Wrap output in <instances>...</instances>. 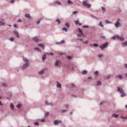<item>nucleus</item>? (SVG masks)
I'll return each instance as SVG.
<instances>
[{"label":"nucleus","instance_id":"1","mask_svg":"<svg viewBox=\"0 0 127 127\" xmlns=\"http://www.w3.org/2000/svg\"><path fill=\"white\" fill-rule=\"evenodd\" d=\"M23 60L25 62V63L23 64L21 68V69L22 70H24L26 69L30 66V65L29 60L27 58L24 57L23 58Z\"/></svg>","mask_w":127,"mask_h":127},{"label":"nucleus","instance_id":"2","mask_svg":"<svg viewBox=\"0 0 127 127\" xmlns=\"http://www.w3.org/2000/svg\"><path fill=\"white\" fill-rule=\"evenodd\" d=\"M107 42L101 45L99 47L101 50H103L104 48H106L107 47Z\"/></svg>","mask_w":127,"mask_h":127},{"label":"nucleus","instance_id":"3","mask_svg":"<svg viewBox=\"0 0 127 127\" xmlns=\"http://www.w3.org/2000/svg\"><path fill=\"white\" fill-rule=\"evenodd\" d=\"M82 4L84 6H86L88 8H90L91 7V5L90 4L87 3L86 1H82Z\"/></svg>","mask_w":127,"mask_h":127},{"label":"nucleus","instance_id":"4","mask_svg":"<svg viewBox=\"0 0 127 127\" xmlns=\"http://www.w3.org/2000/svg\"><path fill=\"white\" fill-rule=\"evenodd\" d=\"M114 25L116 28H118L121 26V24L119 22L116 21V23L114 24Z\"/></svg>","mask_w":127,"mask_h":127},{"label":"nucleus","instance_id":"5","mask_svg":"<svg viewBox=\"0 0 127 127\" xmlns=\"http://www.w3.org/2000/svg\"><path fill=\"white\" fill-rule=\"evenodd\" d=\"M117 39L120 40L121 41H122L124 40V38L123 37H121L118 35H117Z\"/></svg>","mask_w":127,"mask_h":127},{"label":"nucleus","instance_id":"6","mask_svg":"<svg viewBox=\"0 0 127 127\" xmlns=\"http://www.w3.org/2000/svg\"><path fill=\"white\" fill-rule=\"evenodd\" d=\"M118 78L120 79H122L123 78V76L120 74L116 75L115 76V78Z\"/></svg>","mask_w":127,"mask_h":127},{"label":"nucleus","instance_id":"7","mask_svg":"<svg viewBox=\"0 0 127 127\" xmlns=\"http://www.w3.org/2000/svg\"><path fill=\"white\" fill-rule=\"evenodd\" d=\"M25 16L26 17L28 20H29L31 19V17L30 15L29 14H26L25 15Z\"/></svg>","mask_w":127,"mask_h":127},{"label":"nucleus","instance_id":"8","mask_svg":"<svg viewBox=\"0 0 127 127\" xmlns=\"http://www.w3.org/2000/svg\"><path fill=\"white\" fill-rule=\"evenodd\" d=\"M13 32L17 38H19V34L18 32L15 31Z\"/></svg>","mask_w":127,"mask_h":127},{"label":"nucleus","instance_id":"9","mask_svg":"<svg viewBox=\"0 0 127 127\" xmlns=\"http://www.w3.org/2000/svg\"><path fill=\"white\" fill-rule=\"evenodd\" d=\"M123 91L122 89L120 88L119 87H118L117 88V91L119 92L120 93H121L123 92Z\"/></svg>","mask_w":127,"mask_h":127},{"label":"nucleus","instance_id":"10","mask_svg":"<svg viewBox=\"0 0 127 127\" xmlns=\"http://www.w3.org/2000/svg\"><path fill=\"white\" fill-rule=\"evenodd\" d=\"M4 21V20L3 19H2L1 21H0V26L4 25L5 23Z\"/></svg>","mask_w":127,"mask_h":127},{"label":"nucleus","instance_id":"11","mask_svg":"<svg viewBox=\"0 0 127 127\" xmlns=\"http://www.w3.org/2000/svg\"><path fill=\"white\" fill-rule=\"evenodd\" d=\"M74 22L75 24L77 25L78 24L79 26H81L82 25V24L81 23H79V21L78 20H75L74 21Z\"/></svg>","mask_w":127,"mask_h":127},{"label":"nucleus","instance_id":"12","mask_svg":"<svg viewBox=\"0 0 127 127\" xmlns=\"http://www.w3.org/2000/svg\"><path fill=\"white\" fill-rule=\"evenodd\" d=\"M45 104L47 105H52L53 104L52 103H49L48 102L47 100H46L45 101Z\"/></svg>","mask_w":127,"mask_h":127},{"label":"nucleus","instance_id":"13","mask_svg":"<svg viewBox=\"0 0 127 127\" xmlns=\"http://www.w3.org/2000/svg\"><path fill=\"white\" fill-rule=\"evenodd\" d=\"M38 46L41 47L43 49H44V45L41 44H38Z\"/></svg>","mask_w":127,"mask_h":127},{"label":"nucleus","instance_id":"14","mask_svg":"<svg viewBox=\"0 0 127 127\" xmlns=\"http://www.w3.org/2000/svg\"><path fill=\"white\" fill-rule=\"evenodd\" d=\"M121 44L124 47L127 46V41L123 42Z\"/></svg>","mask_w":127,"mask_h":127},{"label":"nucleus","instance_id":"15","mask_svg":"<svg viewBox=\"0 0 127 127\" xmlns=\"http://www.w3.org/2000/svg\"><path fill=\"white\" fill-rule=\"evenodd\" d=\"M57 87L58 88H60L61 87V85L60 84L59 82H57Z\"/></svg>","mask_w":127,"mask_h":127},{"label":"nucleus","instance_id":"16","mask_svg":"<svg viewBox=\"0 0 127 127\" xmlns=\"http://www.w3.org/2000/svg\"><path fill=\"white\" fill-rule=\"evenodd\" d=\"M112 116L115 118H117L119 117V115L116 114L115 113H114L112 114Z\"/></svg>","mask_w":127,"mask_h":127},{"label":"nucleus","instance_id":"17","mask_svg":"<svg viewBox=\"0 0 127 127\" xmlns=\"http://www.w3.org/2000/svg\"><path fill=\"white\" fill-rule=\"evenodd\" d=\"M59 64V61L57 60L55 63V66H58Z\"/></svg>","mask_w":127,"mask_h":127},{"label":"nucleus","instance_id":"18","mask_svg":"<svg viewBox=\"0 0 127 127\" xmlns=\"http://www.w3.org/2000/svg\"><path fill=\"white\" fill-rule=\"evenodd\" d=\"M59 123V121L58 120H56L54 121V124L55 125H57Z\"/></svg>","mask_w":127,"mask_h":127},{"label":"nucleus","instance_id":"19","mask_svg":"<svg viewBox=\"0 0 127 127\" xmlns=\"http://www.w3.org/2000/svg\"><path fill=\"white\" fill-rule=\"evenodd\" d=\"M121 97H123L124 96H126V95L123 92V91L122 93H121Z\"/></svg>","mask_w":127,"mask_h":127},{"label":"nucleus","instance_id":"20","mask_svg":"<svg viewBox=\"0 0 127 127\" xmlns=\"http://www.w3.org/2000/svg\"><path fill=\"white\" fill-rule=\"evenodd\" d=\"M46 55L45 54H44L42 57V60L43 61H44L46 58Z\"/></svg>","mask_w":127,"mask_h":127},{"label":"nucleus","instance_id":"21","mask_svg":"<svg viewBox=\"0 0 127 127\" xmlns=\"http://www.w3.org/2000/svg\"><path fill=\"white\" fill-rule=\"evenodd\" d=\"M10 107L11 110H13L14 108V106L13 104L12 103L10 104Z\"/></svg>","mask_w":127,"mask_h":127},{"label":"nucleus","instance_id":"22","mask_svg":"<svg viewBox=\"0 0 127 127\" xmlns=\"http://www.w3.org/2000/svg\"><path fill=\"white\" fill-rule=\"evenodd\" d=\"M33 39L36 42H37L38 40V37L36 36L34 37L33 38Z\"/></svg>","mask_w":127,"mask_h":127},{"label":"nucleus","instance_id":"23","mask_svg":"<svg viewBox=\"0 0 127 127\" xmlns=\"http://www.w3.org/2000/svg\"><path fill=\"white\" fill-rule=\"evenodd\" d=\"M65 26L68 28H69L70 27V24H69L67 23H65Z\"/></svg>","mask_w":127,"mask_h":127},{"label":"nucleus","instance_id":"24","mask_svg":"<svg viewBox=\"0 0 127 127\" xmlns=\"http://www.w3.org/2000/svg\"><path fill=\"white\" fill-rule=\"evenodd\" d=\"M54 3L55 4L57 3L59 5H60L61 4V3L60 2H59V1H57V0H55L54 2Z\"/></svg>","mask_w":127,"mask_h":127},{"label":"nucleus","instance_id":"25","mask_svg":"<svg viewBox=\"0 0 127 127\" xmlns=\"http://www.w3.org/2000/svg\"><path fill=\"white\" fill-rule=\"evenodd\" d=\"M44 73V71L43 70H42L40 71L39 72L38 74H39L41 75L42 74Z\"/></svg>","mask_w":127,"mask_h":127},{"label":"nucleus","instance_id":"26","mask_svg":"<svg viewBox=\"0 0 127 127\" xmlns=\"http://www.w3.org/2000/svg\"><path fill=\"white\" fill-rule=\"evenodd\" d=\"M73 57L71 56H68L66 57V58H67L68 59L70 60L72 59V58Z\"/></svg>","mask_w":127,"mask_h":127},{"label":"nucleus","instance_id":"27","mask_svg":"<svg viewBox=\"0 0 127 127\" xmlns=\"http://www.w3.org/2000/svg\"><path fill=\"white\" fill-rule=\"evenodd\" d=\"M49 114V113L48 112H47L44 114V116L45 117H47L48 116Z\"/></svg>","mask_w":127,"mask_h":127},{"label":"nucleus","instance_id":"28","mask_svg":"<svg viewBox=\"0 0 127 127\" xmlns=\"http://www.w3.org/2000/svg\"><path fill=\"white\" fill-rule=\"evenodd\" d=\"M99 26H101V27H104L103 25L102 24V23L101 21H100L99 22V24H98Z\"/></svg>","mask_w":127,"mask_h":127},{"label":"nucleus","instance_id":"29","mask_svg":"<svg viewBox=\"0 0 127 127\" xmlns=\"http://www.w3.org/2000/svg\"><path fill=\"white\" fill-rule=\"evenodd\" d=\"M87 73V71L86 70H84L82 72V74H83L85 75Z\"/></svg>","mask_w":127,"mask_h":127},{"label":"nucleus","instance_id":"30","mask_svg":"<svg viewBox=\"0 0 127 127\" xmlns=\"http://www.w3.org/2000/svg\"><path fill=\"white\" fill-rule=\"evenodd\" d=\"M56 22H57L58 24H59L61 23V22L60 21V20L59 19H57L56 20Z\"/></svg>","mask_w":127,"mask_h":127},{"label":"nucleus","instance_id":"31","mask_svg":"<svg viewBox=\"0 0 127 127\" xmlns=\"http://www.w3.org/2000/svg\"><path fill=\"white\" fill-rule=\"evenodd\" d=\"M101 81H98L97 82V86H98L100 85L101 84Z\"/></svg>","mask_w":127,"mask_h":127},{"label":"nucleus","instance_id":"32","mask_svg":"<svg viewBox=\"0 0 127 127\" xmlns=\"http://www.w3.org/2000/svg\"><path fill=\"white\" fill-rule=\"evenodd\" d=\"M111 77V76L110 75H109L108 76H106L105 78L106 79H109Z\"/></svg>","mask_w":127,"mask_h":127},{"label":"nucleus","instance_id":"33","mask_svg":"<svg viewBox=\"0 0 127 127\" xmlns=\"http://www.w3.org/2000/svg\"><path fill=\"white\" fill-rule=\"evenodd\" d=\"M14 37H10L9 38L10 40L11 41H13L14 40Z\"/></svg>","mask_w":127,"mask_h":127},{"label":"nucleus","instance_id":"34","mask_svg":"<svg viewBox=\"0 0 127 127\" xmlns=\"http://www.w3.org/2000/svg\"><path fill=\"white\" fill-rule=\"evenodd\" d=\"M34 49L40 52V50L38 48H34Z\"/></svg>","mask_w":127,"mask_h":127},{"label":"nucleus","instance_id":"35","mask_svg":"<svg viewBox=\"0 0 127 127\" xmlns=\"http://www.w3.org/2000/svg\"><path fill=\"white\" fill-rule=\"evenodd\" d=\"M67 3L68 4H70L72 3V1L70 0H67Z\"/></svg>","mask_w":127,"mask_h":127},{"label":"nucleus","instance_id":"36","mask_svg":"<svg viewBox=\"0 0 127 127\" xmlns=\"http://www.w3.org/2000/svg\"><path fill=\"white\" fill-rule=\"evenodd\" d=\"M62 29L63 30H64L65 32H67V29L65 27H64Z\"/></svg>","mask_w":127,"mask_h":127},{"label":"nucleus","instance_id":"37","mask_svg":"<svg viewBox=\"0 0 127 127\" xmlns=\"http://www.w3.org/2000/svg\"><path fill=\"white\" fill-rule=\"evenodd\" d=\"M2 86L3 87H7V85L5 83H2Z\"/></svg>","mask_w":127,"mask_h":127},{"label":"nucleus","instance_id":"38","mask_svg":"<svg viewBox=\"0 0 127 127\" xmlns=\"http://www.w3.org/2000/svg\"><path fill=\"white\" fill-rule=\"evenodd\" d=\"M33 124L37 126L38 125L39 123H38L37 122H34Z\"/></svg>","mask_w":127,"mask_h":127},{"label":"nucleus","instance_id":"39","mask_svg":"<svg viewBox=\"0 0 127 127\" xmlns=\"http://www.w3.org/2000/svg\"><path fill=\"white\" fill-rule=\"evenodd\" d=\"M78 31L80 33H82V30L81 29H80L79 28H78Z\"/></svg>","mask_w":127,"mask_h":127},{"label":"nucleus","instance_id":"40","mask_svg":"<svg viewBox=\"0 0 127 127\" xmlns=\"http://www.w3.org/2000/svg\"><path fill=\"white\" fill-rule=\"evenodd\" d=\"M117 35H116L115 36H112V37L111 38L114 39H115L116 38H117Z\"/></svg>","mask_w":127,"mask_h":127},{"label":"nucleus","instance_id":"41","mask_svg":"<svg viewBox=\"0 0 127 127\" xmlns=\"http://www.w3.org/2000/svg\"><path fill=\"white\" fill-rule=\"evenodd\" d=\"M64 107L66 109H67L68 107V104H65L64 106Z\"/></svg>","mask_w":127,"mask_h":127},{"label":"nucleus","instance_id":"42","mask_svg":"<svg viewBox=\"0 0 127 127\" xmlns=\"http://www.w3.org/2000/svg\"><path fill=\"white\" fill-rule=\"evenodd\" d=\"M98 56L99 58L103 56V55L102 54H98Z\"/></svg>","mask_w":127,"mask_h":127},{"label":"nucleus","instance_id":"43","mask_svg":"<svg viewBox=\"0 0 127 127\" xmlns=\"http://www.w3.org/2000/svg\"><path fill=\"white\" fill-rule=\"evenodd\" d=\"M93 45L95 47H97L98 46V44H94Z\"/></svg>","mask_w":127,"mask_h":127},{"label":"nucleus","instance_id":"44","mask_svg":"<svg viewBox=\"0 0 127 127\" xmlns=\"http://www.w3.org/2000/svg\"><path fill=\"white\" fill-rule=\"evenodd\" d=\"M82 27L84 28H89V26H83Z\"/></svg>","mask_w":127,"mask_h":127},{"label":"nucleus","instance_id":"45","mask_svg":"<svg viewBox=\"0 0 127 127\" xmlns=\"http://www.w3.org/2000/svg\"><path fill=\"white\" fill-rule=\"evenodd\" d=\"M94 73L95 75H96L98 74V71H96Z\"/></svg>","mask_w":127,"mask_h":127},{"label":"nucleus","instance_id":"46","mask_svg":"<svg viewBox=\"0 0 127 127\" xmlns=\"http://www.w3.org/2000/svg\"><path fill=\"white\" fill-rule=\"evenodd\" d=\"M67 111V110H62L61 111L62 113H64L66 112Z\"/></svg>","mask_w":127,"mask_h":127},{"label":"nucleus","instance_id":"47","mask_svg":"<svg viewBox=\"0 0 127 127\" xmlns=\"http://www.w3.org/2000/svg\"><path fill=\"white\" fill-rule=\"evenodd\" d=\"M16 107L19 109L20 108V105L19 104H18L17 105Z\"/></svg>","mask_w":127,"mask_h":127},{"label":"nucleus","instance_id":"48","mask_svg":"<svg viewBox=\"0 0 127 127\" xmlns=\"http://www.w3.org/2000/svg\"><path fill=\"white\" fill-rule=\"evenodd\" d=\"M77 13V11H74L73 12V14H76Z\"/></svg>","mask_w":127,"mask_h":127},{"label":"nucleus","instance_id":"49","mask_svg":"<svg viewBox=\"0 0 127 127\" xmlns=\"http://www.w3.org/2000/svg\"><path fill=\"white\" fill-rule=\"evenodd\" d=\"M102 10L103 11H105V8H104V7H102Z\"/></svg>","mask_w":127,"mask_h":127},{"label":"nucleus","instance_id":"50","mask_svg":"<svg viewBox=\"0 0 127 127\" xmlns=\"http://www.w3.org/2000/svg\"><path fill=\"white\" fill-rule=\"evenodd\" d=\"M77 40H79L80 41H81L83 40V39L81 38H77Z\"/></svg>","mask_w":127,"mask_h":127},{"label":"nucleus","instance_id":"51","mask_svg":"<svg viewBox=\"0 0 127 127\" xmlns=\"http://www.w3.org/2000/svg\"><path fill=\"white\" fill-rule=\"evenodd\" d=\"M22 20L20 19H19L18 21L17 22H22Z\"/></svg>","mask_w":127,"mask_h":127},{"label":"nucleus","instance_id":"52","mask_svg":"<svg viewBox=\"0 0 127 127\" xmlns=\"http://www.w3.org/2000/svg\"><path fill=\"white\" fill-rule=\"evenodd\" d=\"M60 42L61 43V44L64 43V40H62Z\"/></svg>","mask_w":127,"mask_h":127},{"label":"nucleus","instance_id":"53","mask_svg":"<svg viewBox=\"0 0 127 127\" xmlns=\"http://www.w3.org/2000/svg\"><path fill=\"white\" fill-rule=\"evenodd\" d=\"M101 38H102L104 39H105V37L104 35H102L101 36Z\"/></svg>","mask_w":127,"mask_h":127},{"label":"nucleus","instance_id":"54","mask_svg":"<svg viewBox=\"0 0 127 127\" xmlns=\"http://www.w3.org/2000/svg\"><path fill=\"white\" fill-rule=\"evenodd\" d=\"M83 43H85L86 44H87L88 43V41L87 40L85 41H83Z\"/></svg>","mask_w":127,"mask_h":127},{"label":"nucleus","instance_id":"55","mask_svg":"<svg viewBox=\"0 0 127 127\" xmlns=\"http://www.w3.org/2000/svg\"><path fill=\"white\" fill-rule=\"evenodd\" d=\"M14 0H11L10 1V2H11L12 3H13L14 2Z\"/></svg>","mask_w":127,"mask_h":127},{"label":"nucleus","instance_id":"56","mask_svg":"<svg viewBox=\"0 0 127 127\" xmlns=\"http://www.w3.org/2000/svg\"><path fill=\"white\" fill-rule=\"evenodd\" d=\"M41 121L42 122H44L45 121V120L44 119H41Z\"/></svg>","mask_w":127,"mask_h":127},{"label":"nucleus","instance_id":"57","mask_svg":"<svg viewBox=\"0 0 127 127\" xmlns=\"http://www.w3.org/2000/svg\"><path fill=\"white\" fill-rule=\"evenodd\" d=\"M49 54H50V55H51L52 56H53L54 55V54L53 53H49Z\"/></svg>","mask_w":127,"mask_h":127},{"label":"nucleus","instance_id":"58","mask_svg":"<svg viewBox=\"0 0 127 127\" xmlns=\"http://www.w3.org/2000/svg\"><path fill=\"white\" fill-rule=\"evenodd\" d=\"M124 66L126 68H127V64H125Z\"/></svg>","mask_w":127,"mask_h":127},{"label":"nucleus","instance_id":"59","mask_svg":"<svg viewBox=\"0 0 127 127\" xmlns=\"http://www.w3.org/2000/svg\"><path fill=\"white\" fill-rule=\"evenodd\" d=\"M88 78L89 79H92V77H91V76H89L88 77Z\"/></svg>","mask_w":127,"mask_h":127},{"label":"nucleus","instance_id":"60","mask_svg":"<svg viewBox=\"0 0 127 127\" xmlns=\"http://www.w3.org/2000/svg\"><path fill=\"white\" fill-rule=\"evenodd\" d=\"M56 44H61V43H60V42H57V43H56Z\"/></svg>","mask_w":127,"mask_h":127},{"label":"nucleus","instance_id":"61","mask_svg":"<svg viewBox=\"0 0 127 127\" xmlns=\"http://www.w3.org/2000/svg\"><path fill=\"white\" fill-rule=\"evenodd\" d=\"M77 36L78 37H81V35L80 34H78Z\"/></svg>","mask_w":127,"mask_h":127},{"label":"nucleus","instance_id":"62","mask_svg":"<svg viewBox=\"0 0 127 127\" xmlns=\"http://www.w3.org/2000/svg\"><path fill=\"white\" fill-rule=\"evenodd\" d=\"M64 54V53H60V55H63Z\"/></svg>","mask_w":127,"mask_h":127},{"label":"nucleus","instance_id":"63","mask_svg":"<svg viewBox=\"0 0 127 127\" xmlns=\"http://www.w3.org/2000/svg\"><path fill=\"white\" fill-rule=\"evenodd\" d=\"M71 87H72L73 88V87H74V86L73 84H72L71 85Z\"/></svg>","mask_w":127,"mask_h":127},{"label":"nucleus","instance_id":"64","mask_svg":"<svg viewBox=\"0 0 127 127\" xmlns=\"http://www.w3.org/2000/svg\"><path fill=\"white\" fill-rule=\"evenodd\" d=\"M40 23V21H37V24H39V23Z\"/></svg>","mask_w":127,"mask_h":127}]
</instances>
